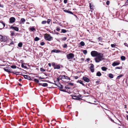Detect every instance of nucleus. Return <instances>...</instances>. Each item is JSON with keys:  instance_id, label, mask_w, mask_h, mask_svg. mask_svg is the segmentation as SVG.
Returning <instances> with one entry per match:
<instances>
[{"instance_id": "26", "label": "nucleus", "mask_w": 128, "mask_h": 128, "mask_svg": "<svg viewBox=\"0 0 128 128\" xmlns=\"http://www.w3.org/2000/svg\"><path fill=\"white\" fill-rule=\"evenodd\" d=\"M96 75L98 76H101L102 74L100 72H98L97 73Z\"/></svg>"}, {"instance_id": "33", "label": "nucleus", "mask_w": 128, "mask_h": 128, "mask_svg": "<svg viewBox=\"0 0 128 128\" xmlns=\"http://www.w3.org/2000/svg\"><path fill=\"white\" fill-rule=\"evenodd\" d=\"M11 34L10 35L12 36H14V32L12 31L10 32Z\"/></svg>"}, {"instance_id": "44", "label": "nucleus", "mask_w": 128, "mask_h": 128, "mask_svg": "<svg viewBox=\"0 0 128 128\" xmlns=\"http://www.w3.org/2000/svg\"><path fill=\"white\" fill-rule=\"evenodd\" d=\"M50 21L51 20L50 19H48L46 22L48 24H49Z\"/></svg>"}, {"instance_id": "58", "label": "nucleus", "mask_w": 128, "mask_h": 128, "mask_svg": "<svg viewBox=\"0 0 128 128\" xmlns=\"http://www.w3.org/2000/svg\"><path fill=\"white\" fill-rule=\"evenodd\" d=\"M56 30L58 31H59L60 30V29L59 28H57L56 29Z\"/></svg>"}, {"instance_id": "41", "label": "nucleus", "mask_w": 128, "mask_h": 128, "mask_svg": "<svg viewBox=\"0 0 128 128\" xmlns=\"http://www.w3.org/2000/svg\"><path fill=\"white\" fill-rule=\"evenodd\" d=\"M67 39V38L66 37H64L61 38L62 40L63 41H65Z\"/></svg>"}, {"instance_id": "46", "label": "nucleus", "mask_w": 128, "mask_h": 128, "mask_svg": "<svg viewBox=\"0 0 128 128\" xmlns=\"http://www.w3.org/2000/svg\"><path fill=\"white\" fill-rule=\"evenodd\" d=\"M45 43L43 42H41L40 43V45L41 46H43L44 45Z\"/></svg>"}, {"instance_id": "7", "label": "nucleus", "mask_w": 128, "mask_h": 128, "mask_svg": "<svg viewBox=\"0 0 128 128\" xmlns=\"http://www.w3.org/2000/svg\"><path fill=\"white\" fill-rule=\"evenodd\" d=\"M16 18L14 17H11L9 18V22L10 23H12L14 22L16 20Z\"/></svg>"}, {"instance_id": "39", "label": "nucleus", "mask_w": 128, "mask_h": 128, "mask_svg": "<svg viewBox=\"0 0 128 128\" xmlns=\"http://www.w3.org/2000/svg\"><path fill=\"white\" fill-rule=\"evenodd\" d=\"M116 44H111V46L112 47L114 48L116 46Z\"/></svg>"}, {"instance_id": "25", "label": "nucleus", "mask_w": 128, "mask_h": 128, "mask_svg": "<svg viewBox=\"0 0 128 128\" xmlns=\"http://www.w3.org/2000/svg\"><path fill=\"white\" fill-rule=\"evenodd\" d=\"M80 44L82 46H84L85 45V44H84V42L83 41L81 42H80Z\"/></svg>"}, {"instance_id": "57", "label": "nucleus", "mask_w": 128, "mask_h": 128, "mask_svg": "<svg viewBox=\"0 0 128 128\" xmlns=\"http://www.w3.org/2000/svg\"><path fill=\"white\" fill-rule=\"evenodd\" d=\"M124 45L126 46H127L128 47V45L127 43H125L124 44Z\"/></svg>"}, {"instance_id": "60", "label": "nucleus", "mask_w": 128, "mask_h": 128, "mask_svg": "<svg viewBox=\"0 0 128 128\" xmlns=\"http://www.w3.org/2000/svg\"><path fill=\"white\" fill-rule=\"evenodd\" d=\"M0 7L3 8L4 7V6L2 4H0Z\"/></svg>"}, {"instance_id": "42", "label": "nucleus", "mask_w": 128, "mask_h": 128, "mask_svg": "<svg viewBox=\"0 0 128 128\" xmlns=\"http://www.w3.org/2000/svg\"><path fill=\"white\" fill-rule=\"evenodd\" d=\"M40 70L42 72H45V70L44 68H41L40 69Z\"/></svg>"}, {"instance_id": "27", "label": "nucleus", "mask_w": 128, "mask_h": 128, "mask_svg": "<svg viewBox=\"0 0 128 128\" xmlns=\"http://www.w3.org/2000/svg\"><path fill=\"white\" fill-rule=\"evenodd\" d=\"M108 76L110 78H112L114 77L113 74H110Z\"/></svg>"}, {"instance_id": "20", "label": "nucleus", "mask_w": 128, "mask_h": 128, "mask_svg": "<svg viewBox=\"0 0 128 128\" xmlns=\"http://www.w3.org/2000/svg\"><path fill=\"white\" fill-rule=\"evenodd\" d=\"M26 21V20L25 19L22 18L21 19L20 22H21L22 23V24H24Z\"/></svg>"}, {"instance_id": "61", "label": "nucleus", "mask_w": 128, "mask_h": 128, "mask_svg": "<svg viewBox=\"0 0 128 128\" xmlns=\"http://www.w3.org/2000/svg\"><path fill=\"white\" fill-rule=\"evenodd\" d=\"M48 64L50 67H51V63H49Z\"/></svg>"}, {"instance_id": "16", "label": "nucleus", "mask_w": 128, "mask_h": 128, "mask_svg": "<svg viewBox=\"0 0 128 128\" xmlns=\"http://www.w3.org/2000/svg\"><path fill=\"white\" fill-rule=\"evenodd\" d=\"M3 25L2 26V28H0L2 29V28H3L5 26V24L3 22H1L0 24V26L1 25Z\"/></svg>"}, {"instance_id": "15", "label": "nucleus", "mask_w": 128, "mask_h": 128, "mask_svg": "<svg viewBox=\"0 0 128 128\" xmlns=\"http://www.w3.org/2000/svg\"><path fill=\"white\" fill-rule=\"evenodd\" d=\"M64 10V12H67V13L71 14H73V13L70 11L67 10Z\"/></svg>"}, {"instance_id": "54", "label": "nucleus", "mask_w": 128, "mask_h": 128, "mask_svg": "<svg viewBox=\"0 0 128 128\" xmlns=\"http://www.w3.org/2000/svg\"><path fill=\"white\" fill-rule=\"evenodd\" d=\"M106 4L107 5H108L110 4V2L109 1H107L106 2Z\"/></svg>"}, {"instance_id": "62", "label": "nucleus", "mask_w": 128, "mask_h": 128, "mask_svg": "<svg viewBox=\"0 0 128 128\" xmlns=\"http://www.w3.org/2000/svg\"><path fill=\"white\" fill-rule=\"evenodd\" d=\"M57 80L59 82V81H60V78H59V77L58 78H57Z\"/></svg>"}, {"instance_id": "30", "label": "nucleus", "mask_w": 128, "mask_h": 128, "mask_svg": "<svg viewBox=\"0 0 128 128\" xmlns=\"http://www.w3.org/2000/svg\"><path fill=\"white\" fill-rule=\"evenodd\" d=\"M63 76H64V75H60L58 77H59V78H60V80H61L62 79H63V78H64Z\"/></svg>"}, {"instance_id": "59", "label": "nucleus", "mask_w": 128, "mask_h": 128, "mask_svg": "<svg viewBox=\"0 0 128 128\" xmlns=\"http://www.w3.org/2000/svg\"><path fill=\"white\" fill-rule=\"evenodd\" d=\"M39 80H40V79H43L44 78H42L40 76V77H39Z\"/></svg>"}, {"instance_id": "10", "label": "nucleus", "mask_w": 128, "mask_h": 128, "mask_svg": "<svg viewBox=\"0 0 128 128\" xmlns=\"http://www.w3.org/2000/svg\"><path fill=\"white\" fill-rule=\"evenodd\" d=\"M10 29H14L16 31H18L19 30L18 28L16 27L13 26H11L10 27Z\"/></svg>"}, {"instance_id": "50", "label": "nucleus", "mask_w": 128, "mask_h": 128, "mask_svg": "<svg viewBox=\"0 0 128 128\" xmlns=\"http://www.w3.org/2000/svg\"><path fill=\"white\" fill-rule=\"evenodd\" d=\"M67 45L66 44H64L63 46V47L64 48H67Z\"/></svg>"}, {"instance_id": "22", "label": "nucleus", "mask_w": 128, "mask_h": 128, "mask_svg": "<svg viewBox=\"0 0 128 128\" xmlns=\"http://www.w3.org/2000/svg\"><path fill=\"white\" fill-rule=\"evenodd\" d=\"M120 58L122 60H126V58L125 57L123 56H121Z\"/></svg>"}, {"instance_id": "53", "label": "nucleus", "mask_w": 128, "mask_h": 128, "mask_svg": "<svg viewBox=\"0 0 128 128\" xmlns=\"http://www.w3.org/2000/svg\"><path fill=\"white\" fill-rule=\"evenodd\" d=\"M102 38L101 37H99L98 38V39L99 40H102Z\"/></svg>"}, {"instance_id": "1", "label": "nucleus", "mask_w": 128, "mask_h": 128, "mask_svg": "<svg viewBox=\"0 0 128 128\" xmlns=\"http://www.w3.org/2000/svg\"><path fill=\"white\" fill-rule=\"evenodd\" d=\"M104 57L102 54L99 53L96 57L94 58L95 61L96 63H98L104 60Z\"/></svg>"}, {"instance_id": "6", "label": "nucleus", "mask_w": 128, "mask_h": 128, "mask_svg": "<svg viewBox=\"0 0 128 128\" xmlns=\"http://www.w3.org/2000/svg\"><path fill=\"white\" fill-rule=\"evenodd\" d=\"M52 66L54 67V69H60V68L59 64L56 65L54 62H52Z\"/></svg>"}, {"instance_id": "31", "label": "nucleus", "mask_w": 128, "mask_h": 128, "mask_svg": "<svg viewBox=\"0 0 128 128\" xmlns=\"http://www.w3.org/2000/svg\"><path fill=\"white\" fill-rule=\"evenodd\" d=\"M22 42H20L18 44V46L20 47H22Z\"/></svg>"}, {"instance_id": "32", "label": "nucleus", "mask_w": 128, "mask_h": 128, "mask_svg": "<svg viewBox=\"0 0 128 128\" xmlns=\"http://www.w3.org/2000/svg\"><path fill=\"white\" fill-rule=\"evenodd\" d=\"M30 30L32 31L35 30V28L34 26L30 28Z\"/></svg>"}, {"instance_id": "55", "label": "nucleus", "mask_w": 128, "mask_h": 128, "mask_svg": "<svg viewBox=\"0 0 128 128\" xmlns=\"http://www.w3.org/2000/svg\"><path fill=\"white\" fill-rule=\"evenodd\" d=\"M67 0H64V3L66 4L67 2Z\"/></svg>"}, {"instance_id": "8", "label": "nucleus", "mask_w": 128, "mask_h": 128, "mask_svg": "<svg viewBox=\"0 0 128 128\" xmlns=\"http://www.w3.org/2000/svg\"><path fill=\"white\" fill-rule=\"evenodd\" d=\"M62 52H63L64 53V52H63L62 51L56 49H54L52 50L51 51V53H52L53 52L58 53L59 52L61 53Z\"/></svg>"}, {"instance_id": "36", "label": "nucleus", "mask_w": 128, "mask_h": 128, "mask_svg": "<svg viewBox=\"0 0 128 128\" xmlns=\"http://www.w3.org/2000/svg\"><path fill=\"white\" fill-rule=\"evenodd\" d=\"M10 67L13 69H15L16 68V66L14 65H12L10 66Z\"/></svg>"}, {"instance_id": "56", "label": "nucleus", "mask_w": 128, "mask_h": 128, "mask_svg": "<svg viewBox=\"0 0 128 128\" xmlns=\"http://www.w3.org/2000/svg\"><path fill=\"white\" fill-rule=\"evenodd\" d=\"M100 81L98 80L96 82L97 84H99V82H100Z\"/></svg>"}, {"instance_id": "47", "label": "nucleus", "mask_w": 128, "mask_h": 128, "mask_svg": "<svg viewBox=\"0 0 128 128\" xmlns=\"http://www.w3.org/2000/svg\"><path fill=\"white\" fill-rule=\"evenodd\" d=\"M34 81L37 82H39V81L36 79H34Z\"/></svg>"}, {"instance_id": "21", "label": "nucleus", "mask_w": 128, "mask_h": 128, "mask_svg": "<svg viewBox=\"0 0 128 128\" xmlns=\"http://www.w3.org/2000/svg\"><path fill=\"white\" fill-rule=\"evenodd\" d=\"M58 86L60 88H63V86L60 83L58 84Z\"/></svg>"}, {"instance_id": "35", "label": "nucleus", "mask_w": 128, "mask_h": 128, "mask_svg": "<svg viewBox=\"0 0 128 128\" xmlns=\"http://www.w3.org/2000/svg\"><path fill=\"white\" fill-rule=\"evenodd\" d=\"M123 76V75L122 74H120V75L118 76L117 78L118 79H120V78L122 76Z\"/></svg>"}, {"instance_id": "11", "label": "nucleus", "mask_w": 128, "mask_h": 128, "mask_svg": "<svg viewBox=\"0 0 128 128\" xmlns=\"http://www.w3.org/2000/svg\"><path fill=\"white\" fill-rule=\"evenodd\" d=\"M9 40H10V39L6 37H5L4 36L2 41L7 42H8L9 41Z\"/></svg>"}, {"instance_id": "34", "label": "nucleus", "mask_w": 128, "mask_h": 128, "mask_svg": "<svg viewBox=\"0 0 128 128\" xmlns=\"http://www.w3.org/2000/svg\"><path fill=\"white\" fill-rule=\"evenodd\" d=\"M4 36H2L0 35V40L1 41H2Z\"/></svg>"}, {"instance_id": "40", "label": "nucleus", "mask_w": 128, "mask_h": 128, "mask_svg": "<svg viewBox=\"0 0 128 128\" xmlns=\"http://www.w3.org/2000/svg\"><path fill=\"white\" fill-rule=\"evenodd\" d=\"M83 53L84 54H86L87 53V51L86 50H84L83 51Z\"/></svg>"}, {"instance_id": "2", "label": "nucleus", "mask_w": 128, "mask_h": 128, "mask_svg": "<svg viewBox=\"0 0 128 128\" xmlns=\"http://www.w3.org/2000/svg\"><path fill=\"white\" fill-rule=\"evenodd\" d=\"M45 39L48 41H50L53 39V38L48 34H46L44 36Z\"/></svg>"}, {"instance_id": "12", "label": "nucleus", "mask_w": 128, "mask_h": 128, "mask_svg": "<svg viewBox=\"0 0 128 128\" xmlns=\"http://www.w3.org/2000/svg\"><path fill=\"white\" fill-rule=\"evenodd\" d=\"M82 78L86 82H88L90 81L89 79L87 77L84 76Z\"/></svg>"}, {"instance_id": "3", "label": "nucleus", "mask_w": 128, "mask_h": 128, "mask_svg": "<svg viewBox=\"0 0 128 128\" xmlns=\"http://www.w3.org/2000/svg\"><path fill=\"white\" fill-rule=\"evenodd\" d=\"M4 69L5 71L9 73H11L14 74V73L12 71V69L10 68L8 66H7L5 67L4 68Z\"/></svg>"}, {"instance_id": "48", "label": "nucleus", "mask_w": 128, "mask_h": 128, "mask_svg": "<svg viewBox=\"0 0 128 128\" xmlns=\"http://www.w3.org/2000/svg\"><path fill=\"white\" fill-rule=\"evenodd\" d=\"M65 88L66 89H70V88L68 87V86H66L65 87Z\"/></svg>"}, {"instance_id": "43", "label": "nucleus", "mask_w": 128, "mask_h": 128, "mask_svg": "<svg viewBox=\"0 0 128 128\" xmlns=\"http://www.w3.org/2000/svg\"><path fill=\"white\" fill-rule=\"evenodd\" d=\"M21 66L22 68H26V67L24 66L23 64H22L21 65Z\"/></svg>"}, {"instance_id": "29", "label": "nucleus", "mask_w": 128, "mask_h": 128, "mask_svg": "<svg viewBox=\"0 0 128 128\" xmlns=\"http://www.w3.org/2000/svg\"><path fill=\"white\" fill-rule=\"evenodd\" d=\"M40 39L39 38L37 37H36L34 38V40L36 41H37L39 40Z\"/></svg>"}, {"instance_id": "49", "label": "nucleus", "mask_w": 128, "mask_h": 128, "mask_svg": "<svg viewBox=\"0 0 128 128\" xmlns=\"http://www.w3.org/2000/svg\"><path fill=\"white\" fill-rule=\"evenodd\" d=\"M60 90L64 92H67V91L66 90L64 89H61Z\"/></svg>"}, {"instance_id": "24", "label": "nucleus", "mask_w": 128, "mask_h": 128, "mask_svg": "<svg viewBox=\"0 0 128 128\" xmlns=\"http://www.w3.org/2000/svg\"><path fill=\"white\" fill-rule=\"evenodd\" d=\"M101 69L103 71H106L107 69V68L104 66L102 67Z\"/></svg>"}, {"instance_id": "23", "label": "nucleus", "mask_w": 128, "mask_h": 128, "mask_svg": "<svg viewBox=\"0 0 128 128\" xmlns=\"http://www.w3.org/2000/svg\"><path fill=\"white\" fill-rule=\"evenodd\" d=\"M90 8L92 10H94L93 8V5H92L90 3Z\"/></svg>"}, {"instance_id": "17", "label": "nucleus", "mask_w": 128, "mask_h": 128, "mask_svg": "<svg viewBox=\"0 0 128 128\" xmlns=\"http://www.w3.org/2000/svg\"><path fill=\"white\" fill-rule=\"evenodd\" d=\"M24 78L26 79L30 80V76L28 75H24Z\"/></svg>"}, {"instance_id": "38", "label": "nucleus", "mask_w": 128, "mask_h": 128, "mask_svg": "<svg viewBox=\"0 0 128 128\" xmlns=\"http://www.w3.org/2000/svg\"><path fill=\"white\" fill-rule=\"evenodd\" d=\"M47 22L46 20H44L42 21V24H46Z\"/></svg>"}, {"instance_id": "37", "label": "nucleus", "mask_w": 128, "mask_h": 128, "mask_svg": "<svg viewBox=\"0 0 128 128\" xmlns=\"http://www.w3.org/2000/svg\"><path fill=\"white\" fill-rule=\"evenodd\" d=\"M62 32L63 33H65L66 32V30L62 29Z\"/></svg>"}, {"instance_id": "19", "label": "nucleus", "mask_w": 128, "mask_h": 128, "mask_svg": "<svg viewBox=\"0 0 128 128\" xmlns=\"http://www.w3.org/2000/svg\"><path fill=\"white\" fill-rule=\"evenodd\" d=\"M77 82L82 84L83 86H85V85L83 83V82L81 80H78V81Z\"/></svg>"}, {"instance_id": "63", "label": "nucleus", "mask_w": 128, "mask_h": 128, "mask_svg": "<svg viewBox=\"0 0 128 128\" xmlns=\"http://www.w3.org/2000/svg\"><path fill=\"white\" fill-rule=\"evenodd\" d=\"M90 60V58H88L87 59L86 61L87 62H88Z\"/></svg>"}, {"instance_id": "14", "label": "nucleus", "mask_w": 128, "mask_h": 128, "mask_svg": "<svg viewBox=\"0 0 128 128\" xmlns=\"http://www.w3.org/2000/svg\"><path fill=\"white\" fill-rule=\"evenodd\" d=\"M120 64L119 62H115L113 63L112 65L113 66H116Z\"/></svg>"}, {"instance_id": "45", "label": "nucleus", "mask_w": 128, "mask_h": 128, "mask_svg": "<svg viewBox=\"0 0 128 128\" xmlns=\"http://www.w3.org/2000/svg\"><path fill=\"white\" fill-rule=\"evenodd\" d=\"M122 67L121 66L120 67H117L116 68V69H122Z\"/></svg>"}, {"instance_id": "9", "label": "nucleus", "mask_w": 128, "mask_h": 128, "mask_svg": "<svg viewBox=\"0 0 128 128\" xmlns=\"http://www.w3.org/2000/svg\"><path fill=\"white\" fill-rule=\"evenodd\" d=\"M90 65L91 66L89 67V68L90 69L91 72H94V65L92 64H90Z\"/></svg>"}, {"instance_id": "51", "label": "nucleus", "mask_w": 128, "mask_h": 128, "mask_svg": "<svg viewBox=\"0 0 128 128\" xmlns=\"http://www.w3.org/2000/svg\"><path fill=\"white\" fill-rule=\"evenodd\" d=\"M68 85H70L72 86L73 85V84L72 82H70L68 84Z\"/></svg>"}, {"instance_id": "18", "label": "nucleus", "mask_w": 128, "mask_h": 128, "mask_svg": "<svg viewBox=\"0 0 128 128\" xmlns=\"http://www.w3.org/2000/svg\"><path fill=\"white\" fill-rule=\"evenodd\" d=\"M64 76V78H63L64 79H66L67 80H70V78L68 76H66L64 75V76Z\"/></svg>"}, {"instance_id": "28", "label": "nucleus", "mask_w": 128, "mask_h": 128, "mask_svg": "<svg viewBox=\"0 0 128 128\" xmlns=\"http://www.w3.org/2000/svg\"><path fill=\"white\" fill-rule=\"evenodd\" d=\"M42 86L44 87L47 86H48V84L46 83H44L42 84Z\"/></svg>"}, {"instance_id": "13", "label": "nucleus", "mask_w": 128, "mask_h": 128, "mask_svg": "<svg viewBox=\"0 0 128 128\" xmlns=\"http://www.w3.org/2000/svg\"><path fill=\"white\" fill-rule=\"evenodd\" d=\"M72 97L73 99H74L75 100H80V98L75 96H72Z\"/></svg>"}, {"instance_id": "4", "label": "nucleus", "mask_w": 128, "mask_h": 128, "mask_svg": "<svg viewBox=\"0 0 128 128\" xmlns=\"http://www.w3.org/2000/svg\"><path fill=\"white\" fill-rule=\"evenodd\" d=\"M67 59L68 60L72 59L74 57V54L72 53H70L66 54V55Z\"/></svg>"}, {"instance_id": "64", "label": "nucleus", "mask_w": 128, "mask_h": 128, "mask_svg": "<svg viewBox=\"0 0 128 128\" xmlns=\"http://www.w3.org/2000/svg\"><path fill=\"white\" fill-rule=\"evenodd\" d=\"M14 44V43L13 42H11L10 44V45L13 44Z\"/></svg>"}, {"instance_id": "52", "label": "nucleus", "mask_w": 128, "mask_h": 128, "mask_svg": "<svg viewBox=\"0 0 128 128\" xmlns=\"http://www.w3.org/2000/svg\"><path fill=\"white\" fill-rule=\"evenodd\" d=\"M80 60L81 61L80 62H82L84 60V59L83 58H82L80 59Z\"/></svg>"}, {"instance_id": "5", "label": "nucleus", "mask_w": 128, "mask_h": 128, "mask_svg": "<svg viewBox=\"0 0 128 128\" xmlns=\"http://www.w3.org/2000/svg\"><path fill=\"white\" fill-rule=\"evenodd\" d=\"M99 54L97 52L95 51H93L91 52V54L92 56L93 57H96Z\"/></svg>"}]
</instances>
